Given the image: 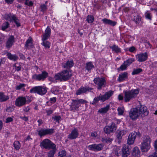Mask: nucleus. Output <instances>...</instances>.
<instances>
[{
    "label": "nucleus",
    "mask_w": 157,
    "mask_h": 157,
    "mask_svg": "<svg viewBox=\"0 0 157 157\" xmlns=\"http://www.w3.org/2000/svg\"><path fill=\"white\" fill-rule=\"evenodd\" d=\"M102 21L104 23L108 24L112 26H114L117 24V22L106 18L103 19Z\"/></svg>",
    "instance_id": "nucleus-25"
},
{
    "label": "nucleus",
    "mask_w": 157,
    "mask_h": 157,
    "mask_svg": "<svg viewBox=\"0 0 157 157\" xmlns=\"http://www.w3.org/2000/svg\"><path fill=\"white\" fill-rule=\"evenodd\" d=\"M40 146L42 148L50 149L56 147V145L48 139L44 140L40 143Z\"/></svg>",
    "instance_id": "nucleus-8"
},
{
    "label": "nucleus",
    "mask_w": 157,
    "mask_h": 157,
    "mask_svg": "<svg viewBox=\"0 0 157 157\" xmlns=\"http://www.w3.org/2000/svg\"><path fill=\"white\" fill-rule=\"evenodd\" d=\"M25 85L24 84H20L19 85L16 86V89L17 90H20L25 87Z\"/></svg>",
    "instance_id": "nucleus-51"
},
{
    "label": "nucleus",
    "mask_w": 157,
    "mask_h": 157,
    "mask_svg": "<svg viewBox=\"0 0 157 157\" xmlns=\"http://www.w3.org/2000/svg\"><path fill=\"white\" fill-rule=\"evenodd\" d=\"M30 108L29 106H27L24 108V110L26 112H28L30 110Z\"/></svg>",
    "instance_id": "nucleus-64"
},
{
    "label": "nucleus",
    "mask_w": 157,
    "mask_h": 157,
    "mask_svg": "<svg viewBox=\"0 0 157 157\" xmlns=\"http://www.w3.org/2000/svg\"><path fill=\"white\" fill-rule=\"evenodd\" d=\"M51 33V29L49 27H47L45 31V33L42 35V40L43 42L41 45L46 48H49L50 46V43L46 40L50 37Z\"/></svg>",
    "instance_id": "nucleus-3"
},
{
    "label": "nucleus",
    "mask_w": 157,
    "mask_h": 157,
    "mask_svg": "<svg viewBox=\"0 0 157 157\" xmlns=\"http://www.w3.org/2000/svg\"><path fill=\"white\" fill-rule=\"evenodd\" d=\"M94 68V66L91 62L87 63L86 64V69L88 71H90L92 68Z\"/></svg>",
    "instance_id": "nucleus-32"
},
{
    "label": "nucleus",
    "mask_w": 157,
    "mask_h": 157,
    "mask_svg": "<svg viewBox=\"0 0 157 157\" xmlns=\"http://www.w3.org/2000/svg\"><path fill=\"white\" fill-rule=\"evenodd\" d=\"M33 46L32 38L30 36L26 42L25 44V48L26 49H31L33 48Z\"/></svg>",
    "instance_id": "nucleus-23"
},
{
    "label": "nucleus",
    "mask_w": 157,
    "mask_h": 157,
    "mask_svg": "<svg viewBox=\"0 0 157 157\" xmlns=\"http://www.w3.org/2000/svg\"><path fill=\"white\" fill-rule=\"evenodd\" d=\"M13 145L15 149L16 150L19 149L21 147L20 144L18 141H15L13 144Z\"/></svg>",
    "instance_id": "nucleus-40"
},
{
    "label": "nucleus",
    "mask_w": 157,
    "mask_h": 157,
    "mask_svg": "<svg viewBox=\"0 0 157 157\" xmlns=\"http://www.w3.org/2000/svg\"><path fill=\"white\" fill-rule=\"evenodd\" d=\"M14 0H5V2L8 4H12Z\"/></svg>",
    "instance_id": "nucleus-62"
},
{
    "label": "nucleus",
    "mask_w": 157,
    "mask_h": 157,
    "mask_svg": "<svg viewBox=\"0 0 157 157\" xmlns=\"http://www.w3.org/2000/svg\"><path fill=\"white\" fill-rule=\"evenodd\" d=\"M147 157H157V151H155Z\"/></svg>",
    "instance_id": "nucleus-54"
},
{
    "label": "nucleus",
    "mask_w": 157,
    "mask_h": 157,
    "mask_svg": "<svg viewBox=\"0 0 157 157\" xmlns=\"http://www.w3.org/2000/svg\"><path fill=\"white\" fill-rule=\"evenodd\" d=\"M25 98L26 100V102L28 103L30 102L31 101V98L29 96H26Z\"/></svg>",
    "instance_id": "nucleus-55"
},
{
    "label": "nucleus",
    "mask_w": 157,
    "mask_h": 157,
    "mask_svg": "<svg viewBox=\"0 0 157 157\" xmlns=\"http://www.w3.org/2000/svg\"><path fill=\"white\" fill-rule=\"evenodd\" d=\"M110 48L113 51L116 53H120L121 52V48L115 44H113L112 46H110Z\"/></svg>",
    "instance_id": "nucleus-26"
},
{
    "label": "nucleus",
    "mask_w": 157,
    "mask_h": 157,
    "mask_svg": "<svg viewBox=\"0 0 157 157\" xmlns=\"http://www.w3.org/2000/svg\"><path fill=\"white\" fill-rule=\"evenodd\" d=\"M119 132L120 134L123 136V135H125L126 134V130H123L120 131Z\"/></svg>",
    "instance_id": "nucleus-57"
},
{
    "label": "nucleus",
    "mask_w": 157,
    "mask_h": 157,
    "mask_svg": "<svg viewBox=\"0 0 157 157\" xmlns=\"http://www.w3.org/2000/svg\"><path fill=\"white\" fill-rule=\"evenodd\" d=\"M122 155L123 157H127L130 154V149L128 145L125 144L122 148Z\"/></svg>",
    "instance_id": "nucleus-20"
},
{
    "label": "nucleus",
    "mask_w": 157,
    "mask_h": 157,
    "mask_svg": "<svg viewBox=\"0 0 157 157\" xmlns=\"http://www.w3.org/2000/svg\"><path fill=\"white\" fill-rule=\"evenodd\" d=\"M109 105H107L105 107L101 108L99 109L98 112L102 113H106L109 110Z\"/></svg>",
    "instance_id": "nucleus-35"
},
{
    "label": "nucleus",
    "mask_w": 157,
    "mask_h": 157,
    "mask_svg": "<svg viewBox=\"0 0 157 157\" xmlns=\"http://www.w3.org/2000/svg\"><path fill=\"white\" fill-rule=\"evenodd\" d=\"M113 140V139L109 138H102V141L103 142L108 143L111 142Z\"/></svg>",
    "instance_id": "nucleus-45"
},
{
    "label": "nucleus",
    "mask_w": 157,
    "mask_h": 157,
    "mask_svg": "<svg viewBox=\"0 0 157 157\" xmlns=\"http://www.w3.org/2000/svg\"><path fill=\"white\" fill-rule=\"evenodd\" d=\"M74 65L73 60L68 61L63 66L64 68H69L72 67Z\"/></svg>",
    "instance_id": "nucleus-30"
},
{
    "label": "nucleus",
    "mask_w": 157,
    "mask_h": 157,
    "mask_svg": "<svg viewBox=\"0 0 157 157\" xmlns=\"http://www.w3.org/2000/svg\"><path fill=\"white\" fill-rule=\"evenodd\" d=\"M139 92V90L132 89L129 91H126L124 92V99L125 102H128L131 100L135 98Z\"/></svg>",
    "instance_id": "nucleus-5"
},
{
    "label": "nucleus",
    "mask_w": 157,
    "mask_h": 157,
    "mask_svg": "<svg viewBox=\"0 0 157 157\" xmlns=\"http://www.w3.org/2000/svg\"><path fill=\"white\" fill-rule=\"evenodd\" d=\"M51 91L52 93L55 94H57L59 93V87L57 86H54L52 87Z\"/></svg>",
    "instance_id": "nucleus-38"
},
{
    "label": "nucleus",
    "mask_w": 157,
    "mask_h": 157,
    "mask_svg": "<svg viewBox=\"0 0 157 157\" xmlns=\"http://www.w3.org/2000/svg\"><path fill=\"white\" fill-rule=\"evenodd\" d=\"M40 9L41 11L44 12L46 11L47 9V6L44 4H41Z\"/></svg>",
    "instance_id": "nucleus-42"
},
{
    "label": "nucleus",
    "mask_w": 157,
    "mask_h": 157,
    "mask_svg": "<svg viewBox=\"0 0 157 157\" xmlns=\"http://www.w3.org/2000/svg\"><path fill=\"white\" fill-rule=\"evenodd\" d=\"M87 102L86 100L82 99H77L76 100H72L71 105L70 107L71 110H78L79 106L81 104H86Z\"/></svg>",
    "instance_id": "nucleus-7"
},
{
    "label": "nucleus",
    "mask_w": 157,
    "mask_h": 157,
    "mask_svg": "<svg viewBox=\"0 0 157 157\" xmlns=\"http://www.w3.org/2000/svg\"><path fill=\"white\" fill-rule=\"evenodd\" d=\"M8 58L11 60L15 61L18 59V57L16 55H12L10 53H8L7 54Z\"/></svg>",
    "instance_id": "nucleus-31"
},
{
    "label": "nucleus",
    "mask_w": 157,
    "mask_h": 157,
    "mask_svg": "<svg viewBox=\"0 0 157 157\" xmlns=\"http://www.w3.org/2000/svg\"><path fill=\"white\" fill-rule=\"evenodd\" d=\"M103 146L101 144H94L90 145L88 146V148L90 150L94 151H98L101 150L103 148Z\"/></svg>",
    "instance_id": "nucleus-15"
},
{
    "label": "nucleus",
    "mask_w": 157,
    "mask_h": 157,
    "mask_svg": "<svg viewBox=\"0 0 157 157\" xmlns=\"http://www.w3.org/2000/svg\"><path fill=\"white\" fill-rule=\"evenodd\" d=\"M117 110L118 112V113L120 115H122L124 113L123 109L121 108H118L117 109Z\"/></svg>",
    "instance_id": "nucleus-53"
},
{
    "label": "nucleus",
    "mask_w": 157,
    "mask_h": 157,
    "mask_svg": "<svg viewBox=\"0 0 157 157\" xmlns=\"http://www.w3.org/2000/svg\"><path fill=\"white\" fill-rule=\"evenodd\" d=\"M38 134L41 137L47 134L51 135L54 132L53 129H44L41 128L38 131Z\"/></svg>",
    "instance_id": "nucleus-13"
},
{
    "label": "nucleus",
    "mask_w": 157,
    "mask_h": 157,
    "mask_svg": "<svg viewBox=\"0 0 157 157\" xmlns=\"http://www.w3.org/2000/svg\"><path fill=\"white\" fill-rule=\"evenodd\" d=\"M139 92V90L132 89L129 91H126L124 92V99L125 102H128L131 100L135 98Z\"/></svg>",
    "instance_id": "nucleus-6"
},
{
    "label": "nucleus",
    "mask_w": 157,
    "mask_h": 157,
    "mask_svg": "<svg viewBox=\"0 0 157 157\" xmlns=\"http://www.w3.org/2000/svg\"><path fill=\"white\" fill-rule=\"evenodd\" d=\"M56 97H53L52 98H51L49 100L51 103H53L55 102L56 101Z\"/></svg>",
    "instance_id": "nucleus-56"
},
{
    "label": "nucleus",
    "mask_w": 157,
    "mask_h": 157,
    "mask_svg": "<svg viewBox=\"0 0 157 157\" xmlns=\"http://www.w3.org/2000/svg\"><path fill=\"white\" fill-rule=\"evenodd\" d=\"M10 20L14 21L17 27H19L21 26L19 20L15 16L13 15H11Z\"/></svg>",
    "instance_id": "nucleus-28"
},
{
    "label": "nucleus",
    "mask_w": 157,
    "mask_h": 157,
    "mask_svg": "<svg viewBox=\"0 0 157 157\" xmlns=\"http://www.w3.org/2000/svg\"><path fill=\"white\" fill-rule=\"evenodd\" d=\"M148 111L146 106L140 105L132 109L129 113V117L133 120H136L140 117L147 116Z\"/></svg>",
    "instance_id": "nucleus-1"
},
{
    "label": "nucleus",
    "mask_w": 157,
    "mask_h": 157,
    "mask_svg": "<svg viewBox=\"0 0 157 157\" xmlns=\"http://www.w3.org/2000/svg\"><path fill=\"white\" fill-rule=\"evenodd\" d=\"M136 49L135 48L134 46L130 47L129 49V51L130 52H133Z\"/></svg>",
    "instance_id": "nucleus-59"
},
{
    "label": "nucleus",
    "mask_w": 157,
    "mask_h": 157,
    "mask_svg": "<svg viewBox=\"0 0 157 157\" xmlns=\"http://www.w3.org/2000/svg\"><path fill=\"white\" fill-rule=\"evenodd\" d=\"M13 119L11 117H8L6 119V122L8 123L10 122L13 121Z\"/></svg>",
    "instance_id": "nucleus-60"
},
{
    "label": "nucleus",
    "mask_w": 157,
    "mask_h": 157,
    "mask_svg": "<svg viewBox=\"0 0 157 157\" xmlns=\"http://www.w3.org/2000/svg\"><path fill=\"white\" fill-rule=\"evenodd\" d=\"M147 54L145 52L143 53H140L136 56V59L140 62H143L146 60L147 58Z\"/></svg>",
    "instance_id": "nucleus-17"
},
{
    "label": "nucleus",
    "mask_w": 157,
    "mask_h": 157,
    "mask_svg": "<svg viewBox=\"0 0 157 157\" xmlns=\"http://www.w3.org/2000/svg\"><path fill=\"white\" fill-rule=\"evenodd\" d=\"M122 136L120 134L119 132H118L117 136V138L118 141V142L119 143H120L121 142V140Z\"/></svg>",
    "instance_id": "nucleus-49"
},
{
    "label": "nucleus",
    "mask_w": 157,
    "mask_h": 157,
    "mask_svg": "<svg viewBox=\"0 0 157 157\" xmlns=\"http://www.w3.org/2000/svg\"><path fill=\"white\" fill-rule=\"evenodd\" d=\"M86 92L85 87H82L79 89L76 92V94L77 95H80Z\"/></svg>",
    "instance_id": "nucleus-34"
},
{
    "label": "nucleus",
    "mask_w": 157,
    "mask_h": 157,
    "mask_svg": "<svg viewBox=\"0 0 157 157\" xmlns=\"http://www.w3.org/2000/svg\"><path fill=\"white\" fill-rule=\"evenodd\" d=\"M113 92L112 90H110L108 92H105L103 95L100 94L98 96L95 97L93 101L92 104L95 105L99 101L101 100L104 101L106 100H108L113 94Z\"/></svg>",
    "instance_id": "nucleus-4"
},
{
    "label": "nucleus",
    "mask_w": 157,
    "mask_h": 157,
    "mask_svg": "<svg viewBox=\"0 0 157 157\" xmlns=\"http://www.w3.org/2000/svg\"><path fill=\"white\" fill-rule=\"evenodd\" d=\"M117 129L115 124L112 123L110 126H106L104 128L105 132L107 134L113 132Z\"/></svg>",
    "instance_id": "nucleus-12"
},
{
    "label": "nucleus",
    "mask_w": 157,
    "mask_h": 157,
    "mask_svg": "<svg viewBox=\"0 0 157 157\" xmlns=\"http://www.w3.org/2000/svg\"><path fill=\"white\" fill-rule=\"evenodd\" d=\"M79 133L78 130L75 128L71 130V133L68 136V138L71 140L76 139L78 136Z\"/></svg>",
    "instance_id": "nucleus-19"
},
{
    "label": "nucleus",
    "mask_w": 157,
    "mask_h": 157,
    "mask_svg": "<svg viewBox=\"0 0 157 157\" xmlns=\"http://www.w3.org/2000/svg\"><path fill=\"white\" fill-rule=\"evenodd\" d=\"M94 18L93 16L88 15L86 18V21L90 23H92L94 21Z\"/></svg>",
    "instance_id": "nucleus-41"
},
{
    "label": "nucleus",
    "mask_w": 157,
    "mask_h": 157,
    "mask_svg": "<svg viewBox=\"0 0 157 157\" xmlns=\"http://www.w3.org/2000/svg\"><path fill=\"white\" fill-rule=\"evenodd\" d=\"M48 73L45 71H43L40 74H34L32 75L33 79L38 81H44L48 76Z\"/></svg>",
    "instance_id": "nucleus-11"
},
{
    "label": "nucleus",
    "mask_w": 157,
    "mask_h": 157,
    "mask_svg": "<svg viewBox=\"0 0 157 157\" xmlns=\"http://www.w3.org/2000/svg\"><path fill=\"white\" fill-rule=\"evenodd\" d=\"M133 19L136 24H139L141 21V17L140 16L137 15L134 16Z\"/></svg>",
    "instance_id": "nucleus-37"
},
{
    "label": "nucleus",
    "mask_w": 157,
    "mask_h": 157,
    "mask_svg": "<svg viewBox=\"0 0 157 157\" xmlns=\"http://www.w3.org/2000/svg\"><path fill=\"white\" fill-rule=\"evenodd\" d=\"M93 81L97 85V88L98 90H100L106 85V81L104 77H97L94 79Z\"/></svg>",
    "instance_id": "nucleus-9"
},
{
    "label": "nucleus",
    "mask_w": 157,
    "mask_h": 157,
    "mask_svg": "<svg viewBox=\"0 0 157 157\" xmlns=\"http://www.w3.org/2000/svg\"><path fill=\"white\" fill-rule=\"evenodd\" d=\"M9 97L8 96L2 93H0V102H2L8 100Z\"/></svg>",
    "instance_id": "nucleus-27"
},
{
    "label": "nucleus",
    "mask_w": 157,
    "mask_h": 157,
    "mask_svg": "<svg viewBox=\"0 0 157 157\" xmlns=\"http://www.w3.org/2000/svg\"><path fill=\"white\" fill-rule=\"evenodd\" d=\"M134 61L135 59L134 58H131L127 60L124 62L123 63L120 67V69L122 71L126 70L127 67Z\"/></svg>",
    "instance_id": "nucleus-14"
},
{
    "label": "nucleus",
    "mask_w": 157,
    "mask_h": 157,
    "mask_svg": "<svg viewBox=\"0 0 157 157\" xmlns=\"http://www.w3.org/2000/svg\"><path fill=\"white\" fill-rule=\"evenodd\" d=\"M9 23L8 22H6L2 25V30H5L9 27Z\"/></svg>",
    "instance_id": "nucleus-44"
},
{
    "label": "nucleus",
    "mask_w": 157,
    "mask_h": 157,
    "mask_svg": "<svg viewBox=\"0 0 157 157\" xmlns=\"http://www.w3.org/2000/svg\"><path fill=\"white\" fill-rule=\"evenodd\" d=\"M25 4L28 6H30L33 5V3L32 1H30L29 0H26L25 2Z\"/></svg>",
    "instance_id": "nucleus-50"
},
{
    "label": "nucleus",
    "mask_w": 157,
    "mask_h": 157,
    "mask_svg": "<svg viewBox=\"0 0 157 157\" xmlns=\"http://www.w3.org/2000/svg\"><path fill=\"white\" fill-rule=\"evenodd\" d=\"M150 147V144L142 143L141 145V149L142 152H147Z\"/></svg>",
    "instance_id": "nucleus-24"
},
{
    "label": "nucleus",
    "mask_w": 157,
    "mask_h": 157,
    "mask_svg": "<svg viewBox=\"0 0 157 157\" xmlns=\"http://www.w3.org/2000/svg\"><path fill=\"white\" fill-rule=\"evenodd\" d=\"M72 76L71 72L68 70H64L59 73L56 74L54 77L56 82L57 81L60 82H64L68 81L71 79Z\"/></svg>",
    "instance_id": "nucleus-2"
},
{
    "label": "nucleus",
    "mask_w": 157,
    "mask_h": 157,
    "mask_svg": "<svg viewBox=\"0 0 157 157\" xmlns=\"http://www.w3.org/2000/svg\"><path fill=\"white\" fill-rule=\"evenodd\" d=\"M14 42V37L13 36H9L6 43V47L7 48H10Z\"/></svg>",
    "instance_id": "nucleus-21"
},
{
    "label": "nucleus",
    "mask_w": 157,
    "mask_h": 157,
    "mask_svg": "<svg viewBox=\"0 0 157 157\" xmlns=\"http://www.w3.org/2000/svg\"><path fill=\"white\" fill-rule=\"evenodd\" d=\"M52 150L50 151L48 153V157H54V155L56 151V147L54 148H51Z\"/></svg>",
    "instance_id": "nucleus-39"
},
{
    "label": "nucleus",
    "mask_w": 157,
    "mask_h": 157,
    "mask_svg": "<svg viewBox=\"0 0 157 157\" xmlns=\"http://www.w3.org/2000/svg\"><path fill=\"white\" fill-rule=\"evenodd\" d=\"M52 118L53 119L54 121L59 123L61 119V117L60 116H52Z\"/></svg>",
    "instance_id": "nucleus-48"
},
{
    "label": "nucleus",
    "mask_w": 157,
    "mask_h": 157,
    "mask_svg": "<svg viewBox=\"0 0 157 157\" xmlns=\"http://www.w3.org/2000/svg\"><path fill=\"white\" fill-rule=\"evenodd\" d=\"M26 103V100L24 97H19L17 98L15 101V105L18 107H21L25 105Z\"/></svg>",
    "instance_id": "nucleus-18"
},
{
    "label": "nucleus",
    "mask_w": 157,
    "mask_h": 157,
    "mask_svg": "<svg viewBox=\"0 0 157 157\" xmlns=\"http://www.w3.org/2000/svg\"><path fill=\"white\" fill-rule=\"evenodd\" d=\"M137 133L136 132L130 133L128 136L127 140V144L129 145L133 144L136 137Z\"/></svg>",
    "instance_id": "nucleus-16"
},
{
    "label": "nucleus",
    "mask_w": 157,
    "mask_h": 157,
    "mask_svg": "<svg viewBox=\"0 0 157 157\" xmlns=\"http://www.w3.org/2000/svg\"><path fill=\"white\" fill-rule=\"evenodd\" d=\"M31 93H37L38 94L43 95L46 93V88L44 86H35L31 89L30 90Z\"/></svg>",
    "instance_id": "nucleus-10"
},
{
    "label": "nucleus",
    "mask_w": 157,
    "mask_h": 157,
    "mask_svg": "<svg viewBox=\"0 0 157 157\" xmlns=\"http://www.w3.org/2000/svg\"><path fill=\"white\" fill-rule=\"evenodd\" d=\"M142 71V69L140 68H139L137 69H134L132 72V75L137 74Z\"/></svg>",
    "instance_id": "nucleus-43"
},
{
    "label": "nucleus",
    "mask_w": 157,
    "mask_h": 157,
    "mask_svg": "<svg viewBox=\"0 0 157 157\" xmlns=\"http://www.w3.org/2000/svg\"><path fill=\"white\" fill-rule=\"evenodd\" d=\"M140 152L138 147H136L133 148L132 152V157H140Z\"/></svg>",
    "instance_id": "nucleus-22"
},
{
    "label": "nucleus",
    "mask_w": 157,
    "mask_h": 157,
    "mask_svg": "<svg viewBox=\"0 0 157 157\" xmlns=\"http://www.w3.org/2000/svg\"><path fill=\"white\" fill-rule=\"evenodd\" d=\"M85 88L86 89V92L87 91L93 92V88H91L89 86L86 87H85Z\"/></svg>",
    "instance_id": "nucleus-58"
},
{
    "label": "nucleus",
    "mask_w": 157,
    "mask_h": 157,
    "mask_svg": "<svg viewBox=\"0 0 157 157\" xmlns=\"http://www.w3.org/2000/svg\"><path fill=\"white\" fill-rule=\"evenodd\" d=\"M46 112L47 113V115L49 116L52 114L53 113V110L51 109H49L46 110Z\"/></svg>",
    "instance_id": "nucleus-52"
},
{
    "label": "nucleus",
    "mask_w": 157,
    "mask_h": 157,
    "mask_svg": "<svg viewBox=\"0 0 157 157\" xmlns=\"http://www.w3.org/2000/svg\"><path fill=\"white\" fill-rule=\"evenodd\" d=\"M15 69L17 71H18L21 70V67L20 65L18 66H17L16 65H15Z\"/></svg>",
    "instance_id": "nucleus-61"
},
{
    "label": "nucleus",
    "mask_w": 157,
    "mask_h": 157,
    "mask_svg": "<svg viewBox=\"0 0 157 157\" xmlns=\"http://www.w3.org/2000/svg\"><path fill=\"white\" fill-rule=\"evenodd\" d=\"M154 146L155 151H157V140L155 142Z\"/></svg>",
    "instance_id": "nucleus-63"
},
{
    "label": "nucleus",
    "mask_w": 157,
    "mask_h": 157,
    "mask_svg": "<svg viewBox=\"0 0 157 157\" xmlns=\"http://www.w3.org/2000/svg\"><path fill=\"white\" fill-rule=\"evenodd\" d=\"M151 140L150 137L148 136H145L143 138L142 143L150 144Z\"/></svg>",
    "instance_id": "nucleus-33"
},
{
    "label": "nucleus",
    "mask_w": 157,
    "mask_h": 157,
    "mask_svg": "<svg viewBox=\"0 0 157 157\" xmlns=\"http://www.w3.org/2000/svg\"><path fill=\"white\" fill-rule=\"evenodd\" d=\"M59 156L60 157H64L66 155V151L65 150H62L59 152Z\"/></svg>",
    "instance_id": "nucleus-47"
},
{
    "label": "nucleus",
    "mask_w": 157,
    "mask_h": 157,
    "mask_svg": "<svg viewBox=\"0 0 157 157\" xmlns=\"http://www.w3.org/2000/svg\"><path fill=\"white\" fill-rule=\"evenodd\" d=\"M144 16L146 19L150 21H151V20L152 15L151 13H150V11H146L144 14Z\"/></svg>",
    "instance_id": "nucleus-36"
},
{
    "label": "nucleus",
    "mask_w": 157,
    "mask_h": 157,
    "mask_svg": "<svg viewBox=\"0 0 157 157\" xmlns=\"http://www.w3.org/2000/svg\"><path fill=\"white\" fill-rule=\"evenodd\" d=\"M127 78V73L126 72H124L119 75L118 80L120 82H122L125 80Z\"/></svg>",
    "instance_id": "nucleus-29"
},
{
    "label": "nucleus",
    "mask_w": 157,
    "mask_h": 157,
    "mask_svg": "<svg viewBox=\"0 0 157 157\" xmlns=\"http://www.w3.org/2000/svg\"><path fill=\"white\" fill-rule=\"evenodd\" d=\"M120 152V149L118 148L117 147H115L114 148L113 150V153L115 155L117 156H118Z\"/></svg>",
    "instance_id": "nucleus-46"
}]
</instances>
